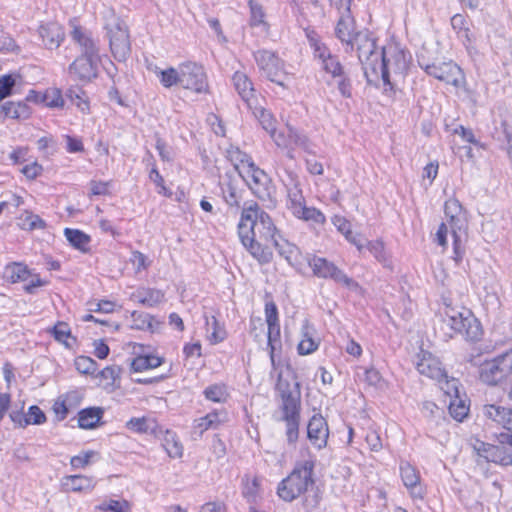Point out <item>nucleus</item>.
<instances>
[{
  "label": "nucleus",
  "instance_id": "obj_39",
  "mask_svg": "<svg viewBox=\"0 0 512 512\" xmlns=\"http://www.w3.org/2000/svg\"><path fill=\"white\" fill-rule=\"evenodd\" d=\"M163 363V358L155 355H141L131 361V370L134 372H143L159 367Z\"/></svg>",
  "mask_w": 512,
  "mask_h": 512
},
{
  "label": "nucleus",
  "instance_id": "obj_19",
  "mask_svg": "<svg viewBox=\"0 0 512 512\" xmlns=\"http://www.w3.org/2000/svg\"><path fill=\"white\" fill-rule=\"evenodd\" d=\"M100 58L79 56L69 66V73L81 81H91L97 77Z\"/></svg>",
  "mask_w": 512,
  "mask_h": 512
},
{
  "label": "nucleus",
  "instance_id": "obj_45",
  "mask_svg": "<svg viewBox=\"0 0 512 512\" xmlns=\"http://www.w3.org/2000/svg\"><path fill=\"white\" fill-rule=\"evenodd\" d=\"M163 447L172 458H179L183 454V446L178 441L176 434L167 431L163 440Z\"/></svg>",
  "mask_w": 512,
  "mask_h": 512
},
{
  "label": "nucleus",
  "instance_id": "obj_54",
  "mask_svg": "<svg viewBox=\"0 0 512 512\" xmlns=\"http://www.w3.org/2000/svg\"><path fill=\"white\" fill-rule=\"evenodd\" d=\"M122 368L118 365H111L105 367L101 372L100 376L102 379L107 381L110 386L116 385L117 381L120 380Z\"/></svg>",
  "mask_w": 512,
  "mask_h": 512
},
{
  "label": "nucleus",
  "instance_id": "obj_47",
  "mask_svg": "<svg viewBox=\"0 0 512 512\" xmlns=\"http://www.w3.org/2000/svg\"><path fill=\"white\" fill-rule=\"evenodd\" d=\"M100 512H131V504L127 500H109L96 506Z\"/></svg>",
  "mask_w": 512,
  "mask_h": 512
},
{
  "label": "nucleus",
  "instance_id": "obj_12",
  "mask_svg": "<svg viewBox=\"0 0 512 512\" xmlns=\"http://www.w3.org/2000/svg\"><path fill=\"white\" fill-rule=\"evenodd\" d=\"M479 456L485 458L488 462L501 465L512 464V434L501 433L498 444L480 442L476 446Z\"/></svg>",
  "mask_w": 512,
  "mask_h": 512
},
{
  "label": "nucleus",
  "instance_id": "obj_3",
  "mask_svg": "<svg viewBox=\"0 0 512 512\" xmlns=\"http://www.w3.org/2000/svg\"><path fill=\"white\" fill-rule=\"evenodd\" d=\"M279 392L281 404L279 406L281 416L280 421L285 423V435L288 444L295 445L299 438L300 410H301V392L300 384L296 382L291 388L288 382H280Z\"/></svg>",
  "mask_w": 512,
  "mask_h": 512
},
{
  "label": "nucleus",
  "instance_id": "obj_21",
  "mask_svg": "<svg viewBox=\"0 0 512 512\" xmlns=\"http://www.w3.org/2000/svg\"><path fill=\"white\" fill-rule=\"evenodd\" d=\"M399 469L403 484L409 490L411 496L422 499L424 490L420 485L419 471L407 461H401Z\"/></svg>",
  "mask_w": 512,
  "mask_h": 512
},
{
  "label": "nucleus",
  "instance_id": "obj_51",
  "mask_svg": "<svg viewBox=\"0 0 512 512\" xmlns=\"http://www.w3.org/2000/svg\"><path fill=\"white\" fill-rule=\"evenodd\" d=\"M468 411V406H466L464 401L460 399L459 395L458 398L451 400L449 404V412L454 419L462 421L467 416Z\"/></svg>",
  "mask_w": 512,
  "mask_h": 512
},
{
  "label": "nucleus",
  "instance_id": "obj_62",
  "mask_svg": "<svg viewBox=\"0 0 512 512\" xmlns=\"http://www.w3.org/2000/svg\"><path fill=\"white\" fill-rule=\"evenodd\" d=\"M243 496L248 502H255L259 494V483L257 479H253L251 482H247L244 485Z\"/></svg>",
  "mask_w": 512,
  "mask_h": 512
},
{
  "label": "nucleus",
  "instance_id": "obj_58",
  "mask_svg": "<svg viewBox=\"0 0 512 512\" xmlns=\"http://www.w3.org/2000/svg\"><path fill=\"white\" fill-rule=\"evenodd\" d=\"M367 249L370 253L381 263L384 265L387 264V257L384 250V244L380 240L367 242Z\"/></svg>",
  "mask_w": 512,
  "mask_h": 512
},
{
  "label": "nucleus",
  "instance_id": "obj_48",
  "mask_svg": "<svg viewBox=\"0 0 512 512\" xmlns=\"http://www.w3.org/2000/svg\"><path fill=\"white\" fill-rule=\"evenodd\" d=\"M206 319V330L208 333H211V338L214 343H219L223 341L226 337L225 330L220 326L215 316L208 317L205 316Z\"/></svg>",
  "mask_w": 512,
  "mask_h": 512
},
{
  "label": "nucleus",
  "instance_id": "obj_20",
  "mask_svg": "<svg viewBox=\"0 0 512 512\" xmlns=\"http://www.w3.org/2000/svg\"><path fill=\"white\" fill-rule=\"evenodd\" d=\"M444 213L451 228V233H462L466 229V217L460 202L451 198L445 202Z\"/></svg>",
  "mask_w": 512,
  "mask_h": 512
},
{
  "label": "nucleus",
  "instance_id": "obj_42",
  "mask_svg": "<svg viewBox=\"0 0 512 512\" xmlns=\"http://www.w3.org/2000/svg\"><path fill=\"white\" fill-rule=\"evenodd\" d=\"M205 398L216 403H224L229 397L227 386L223 383L209 385L203 391Z\"/></svg>",
  "mask_w": 512,
  "mask_h": 512
},
{
  "label": "nucleus",
  "instance_id": "obj_24",
  "mask_svg": "<svg viewBox=\"0 0 512 512\" xmlns=\"http://www.w3.org/2000/svg\"><path fill=\"white\" fill-rule=\"evenodd\" d=\"M227 420L228 415L225 410H214L203 417L195 419L193 422V431L201 436L209 429H218Z\"/></svg>",
  "mask_w": 512,
  "mask_h": 512
},
{
  "label": "nucleus",
  "instance_id": "obj_55",
  "mask_svg": "<svg viewBox=\"0 0 512 512\" xmlns=\"http://www.w3.org/2000/svg\"><path fill=\"white\" fill-rule=\"evenodd\" d=\"M96 456H97V452H95V451H92V450L85 451L79 455L73 456L70 459V464L75 469L84 468V467L88 466L92 462L93 458Z\"/></svg>",
  "mask_w": 512,
  "mask_h": 512
},
{
  "label": "nucleus",
  "instance_id": "obj_1",
  "mask_svg": "<svg viewBox=\"0 0 512 512\" xmlns=\"http://www.w3.org/2000/svg\"><path fill=\"white\" fill-rule=\"evenodd\" d=\"M238 235L243 246L259 264L272 261L271 243L277 238V230L270 216L257 203L245 205L238 224Z\"/></svg>",
  "mask_w": 512,
  "mask_h": 512
},
{
  "label": "nucleus",
  "instance_id": "obj_4",
  "mask_svg": "<svg viewBox=\"0 0 512 512\" xmlns=\"http://www.w3.org/2000/svg\"><path fill=\"white\" fill-rule=\"evenodd\" d=\"M313 470L314 462L311 460L296 464L292 472L279 483L277 488L279 497L291 502L304 494L308 487L314 484Z\"/></svg>",
  "mask_w": 512,
  "mask_h": 512
},
{
  "label": "nucleus",
  "instance_id": "obj_31",
  "mask_svg": "<svg viewBox=\"0 0 512 512\" xmlns=\"http://www.w3.org/2000/svg\"><path fill=\"white\" fill-rule=\"evenodd\" d=\"M250 8L249 25L253 28H260L262 32H267L269 24L265 20L266 13L263 6L257 0H249Z\"/></svg>",
  "mask_w": 512,
  "mask_h": 512
},
{
  "label": "nucleus",
  "instance_id": "obj_10",
  "mask_svg": "<svg viewBox=\"0 0 512 512\" xmlns=\"http://www.w3.org/2000/svg\"><path fill=\"white\" fill-rule=\"evenodd\" d=\"M418 63L428 75L446 84L453 85L456 88H461L465 84V75L462 69L452 61L435 64L427 63L419 57Z\"/></svg>",
  "mask_w": 512,
  "mask_h": 512
},
{
  "label": "nucleus",
  "instance_id": "obj_29",
  "mask_svg": "<svg viewBox=\"0 0 512 512\" xmlns=\"http://www.w3.org/2000/svg\"><path fill=\"white\" fill-rule=\"evenodd\" d=\"M248 108L252 111L254 117L259 121L262 128L270 135L272 139H274V137L277 135V121L274 116L259 104V100L257 101V104H254V107Z\"/></svg>",
  "mask_w": 512,
  "mask_h": 512
},
{
  "label": "nucleus",
  "instance_id": "obj_30",
  "mask_svg": "<svg viewBox=\"0 0 512 512\" xmlns=\"http://www.w3.org/2000/svg\"><path fill=\"white\" fill-rule=\"evenodd\" d=\"M242 189L231 178L221 184L222 198L230 208L239 209L242 201Z\"/></svg>",
  "mask_w": 512,
  "mask_h": 512
},
{
  "label": "nucleus",
  "instance_id": "obj_57",
  "mask_svg": "<svg viewBox=\"0 0 512 512\" xmlns=\"http://www.w3.org/2000/svg\"><path fill=\"white\" fill-rule=\"evenodd\" d=\"M25 425L34 424L40 425L46 421L44 412L38 406H31L28 413L24 417Z\"/></svg>",
  "mask_w": 512,
  "mask_h": 512
},
{
  "label": "nucleus",
  "instance_id": "obj_23",
  "mask_svg": "<svg viewBox=\"0 0 512 512\" xmlns=\"http://www.w3.org/2000/svg\"><path fill=\"white\" fill-rule=\"evenodd\" d=\"M272 246L276 248L278 254L292 267L298 268L302 264L303 257L300 249L280 235L271 243Z\"/></svg>",
  "mask_w": 512,
  "mask_h": 512
},
{
  "label": "nucleus",
  "instance_id": "obj_28",
  "mask_svg": "<svg viewBox=\"0 0 512 512\" xmlns=\"http://www.w3.org/2000/svg\"><path fill=\"white\" fill-rule=\"evenodd\" d=\"M61 487L66 492L92 491L95 482L93 478L85 475H69L61 479Z\"/></svg>",
  "mask_w": 512,
  "mask_h": 512
},
{
  "label": "nucleus",
  "instance_id": "obj_2",
  "mask_svg": "<svg viewBox=\"0 0 512 512\" xmlns=\"http://www.w3.org/2000/svg\"><path fill=\"white\" fill-rule=\"evenodd\" d=\"M353 43L367 82L376 84L379 81V74L386 77L389 62L383 58L385 48L379 49L376 40L367 31L358 32Z\"/></svg>",
  "mask_w": 512,
  "mask_h": 512
},
{
  "label": "nucleus",
  "instance_id": "obj_26",
  "mask_svg": "<svg viewBox=\"0 0 512 512\" xmlns=\"http://www.w3.org/2000/svg\"><path fill=\"white\" fill-rule=\"evenodd\" d=\"M39 35L42 38L44 46L48 49L59 47L64 38L63 28L55 22L41 25L39 27Z\"/></svg>",
  "mask_w": 512,
  "mask_h": 512
},
{
  "label": "nucleus",
  "instance_id": "obj_36",
  "mask_svg": "<svg viewBox=\"0 0 512 512\" xmlns=\"http://www.w3.org/2000/svg\"><path fill=\"white\" fill-rule=\"evenodd\" d=\"M103 410L98 407L83 409L79 412L78 424L83 429H92L96 427L101 420Z\"/></svg>",
  "mask_w": 512,
  "mask_h": 512
},
{
  "label": "nucleus",
  "instance_id": "obj_27",
  "mask_svg": "<svg viewBox=\"0 0 512 512\" xmlns=\"http://www.w3.org/2000/svg\"><path fill=\"white\" fill-rule=\"evenodd\" d=\"M483 414L488 419L501 425L507 430H512V409L494 404L485 405L483 407Z\"/></svg>",
  "mask_w": 512,
  "mask_h": 512
},
{
  "label": "nucleus",
  "instance_id": "obj_34",
  "mask_svg": "<svg viewBox=\"0 0 512 512\" xmlns=\"http://www.w3.org/2000/svg\"><path fill=\"white\" fill-rule=\"evenodd\" d=\"M1 111L5 117L12 119H27L31 114L30 107L25 102H6Z\"/></svg>",
  "mask_w": 512,
  "mask_h": 512
},
{
  "label": "nucleus",
  "instance_id": "obj_61",
  "mask_svg": "<svg viewBox=\"0 0 512 512\" xmlns=\"http://www.w3.org/2000/svg\"><path fill=\"white\" fill-rule=\"evenodd\" d=\"M133 318V324L132 328L138 329V330H145L150 329L152 327V320L153 318L149 314L139 313L137 314L134 312L132 314Z\"/></svg>",
  "mask_w": 512,
  "mask_h": 512
},
{
  "label": "nucleus",
  "instance_id": "obj_8",
  "mask_svg": "<svg viewBox=\"0 0 512 512\" xmlns=\"http://www.w3.org/2000/svg\"><path fill=\"white\" fill-rule=\"evenodd\" d=\"M252 193L260 200H271L275 187L269 175L256 164L242 169V177Z\"/></svg>",
  "mask_w": 512,
  "mask_h": 512
},
{
  "label": "nucleus",
  "instance_id": "obj_50",
  "mask_svg": "<svg viewBox=\"0 0 512 512\" xmlns=\"http://www.w3.org/2000/svg\"><path fill=\"white\" fill-rule=\"evenodd\" d=\"M43 101L50 108H62L65 103L61 90L57 88L48 89L44 94Z\"/></svg>",
  "mask_w": 512,
  "mask_h": 512
},
{
  "label": "nucleus",
  "instance_id": "obj_60",
  "mask_svg": "<svg viewBox=\"0 0 512 512\" xmlns=\"http://www.w3.org/2000/svg\"><path fill=\"white\" fill-rule=\"evenodd\" d=\"M130 262L134 266L136 273L146 270L150 265L147 257L140 251H133L131 253Z\"/></svg>",
  "mask_w": 512,
  "mask_h": 512
},
{
  "label": "nucleus",
  "instance_id": "obj_53",
  "mask_svg": "<svg viewBox=\"0 0 512 512\" xmlns=\"http://www.w3.org/2000/svg\"><path fill=\"white\" fill-rule=\"evenodd\" d=\"M322 68L332 77L339 76V73L344 70L337 56L331 54L329 57L321 61Z\"/></svg>",
  "mask_w": 512,
  "mask_h": 512
},
{
  "label": "nucleus",
  "instance_id": "obj_44",
  "mask_svg": "<svg viewBox=\"0 0 512 512\" xmlns=\"http://www.w3.org/2000/svg\"><path fill=\"white\" fill-rule=\"evenodd\" d=\"M64 234L69 243L76 249L85 251L90 242V237L77 229L66 228Z\"/></svg>",
  "mask_w": 512,
  "mask_h": 512
},
{
  "label": "nucleus",
  "instance_id": "obj_15",
  "mask_svg": "<svg viewBox=\"0 0 512 512\" xmlns=\"http://www.w3.org/2000/svg\"><path fill=\"white\" fill-rule=\"evenodd\" d=\"M287 133L279 132L273 141L280 148H301L309 154H314V145L306 134L287 124Z\"/></svg>",
  "mask_w": 512,
  "mask_h": 512
},
{
  "label": "nucleus",
  "instance_id": "obj_41",
  "mask_svg": "<svg viewBox=\"0 0 512 512\" xmlns=\"http://www.w3.org/2000/svg\"><path fill=\"white\" fill-rule=\"evenodd\" d=\"M306 36L309 46L313 50V56L315 59H318L321 62L332 54L328 47L321 42L319 36L314 31H307Z\"/></svg>",
  "mask_w": 512,
  "mask_h": 512
},
{
  "label": "nucleus",
  "instance_id": "obj_17",
  "mask_svg": "<svg viewBox=\"0 0 512 512\" xmlns=\"http://www.w3.org/2000/svg\"><path fill=\"white\" fill-rule=\"evenodd\" d=\"M416 368L421 375L438 382H442L446 378V372L442 368L441 362L430 352L422 350L417 355Z\"/></svg>",
  "mask_w": 512,
  "mask_h": 512
},
{
  "label": "nucleus",
  "instance_id": "obj_18",
  "mask_svg": "<svg viewBox=\"0 0 512 512\" xmlns=\"http://www.w3.org/2000/svg\"><path fill=\"white\" fill-rule=\"evenodd\" d=\"M307 437L310 443L317 449L326 447L329 428L327 421L321 414H314L307 424Z\"/></svg>",
  "mask_w": 512,
  "mask_h": 512
},
{
  "label": "nucleus",
  "instance_id": "obj_37",
  "mask_svg": "<svg viewBox=\"0 0 512 512\" xmlns=\"http://www.w3.org/2000/svg\"><path fill=\"white\" fill-rule=\"evenodd\" d=\"M73 39L76 40L81 47L80 56L88 58H100L94 41L82 33L79 29H75L73 31Z\"/></svg>",
  "mask_w": 512,
  "mask_h": 512
},
{
  "label": "nucleus",
  "instance_id": "obj_9",
  "mask_svg": "<svg viewBox=\"0 0 512 512\" xmlns=\"http://www.w3.org/2000/svg\"><path fill=\"white\" fill-rule=\"evenodd\" d=\"M254 59L264 77L279 86H284L287 78L284 62L274 52L265 49L258 50L254 53Z\"/></svg>",
  "mask_w": 512,
  "mask_h": 512
},
{
  "label": "nucleus",
  "instance_id": "obj_32",
  "mask_svg": "<svg viewBox=\"0 0 512 512\" xmlns=\"http://www.w3.org/2000/svg\"><path fill=\"white\" fill-rule=\"evenodd\" d=\"M132 297L145 306L153 307L163 300L164 293L155 288H139L133 293Z\"/></svg>",
  "mask_w": 512,
  "mask_h": 512
},
{
  "label": "nucleus",
  "instance_id": "obj_40",
  "mask_svg": "<svg viewBox=\"0 0 512 512\" xmlns=\"http://www.w3.org/2000/svg\"><path fill=\"white\" fill-rule=\"evenodd\" d=\"M154 73L158 77L160 83L165 88H171L172 86L178 85L179 82V65L177 67H169L167 69H159L155 67Z\"/></svg>",
  "mask_w": 512,
  "mask_h": 512
},
{
  "label": "nucleus",
  "instance_id": "obj_64",
  "mask_svg": "<svg viewBox=\"0 0 512 512\" xmlns=\"http://www.w3.org/2000/svg\"><path fill=\"white\" fill-rule=\"evenodd\" d=\"M72 407L68 404L67 400L61 396L53 405V410L60 420L67 417Z\"/></svg>",
  "mask_w": 512,
  "mask_h": 512
},
{
  "label": "nucleus",
  "instance_id": "obj_5",
  "mask_svg": "<svg viewBox=\"0 0 512 512\" xmlns=\"http://www.w3.org/2000/svg\"><path fill=\"white\" fill-rule=\"evenodd\" d=\"M443 323L454 333L461 334L467 341L476 342L481 339L483 331L480 322L469 309L447 307Z\"/></svg>",
  "mask_w": 512,
  "mask_h": 512
},
{
  "label": "nucleus",
  "instance_id": "obj_33",
  "mask_svg": "<svg viewBox=\"0 0 512 512\" xmlns=\"http://www.w3.org/2000/svg\"><path fill=\"white\" fill-rule=\"evenodd\" d=\"M226 157L232 163L235 171H237L240 177H242L243 168H247V166H253L255 164L251 157L245 152H242L238 147L231 146L227 150Z\"/></svg>",
  "mask_w": 512,
  "mask_h": 512
},
{
  "label": "nucleus",
  "instance_id": "obj_56",
  "mask_svg": "<svg viewBox=\"0 0 512 512\" xmlns=\"http://www.w3.org/2000/svg\"><path fill=\"white\" fill-rule=\"evenodd\" d=\"M75 367L82 374H93L96 371V362L87 356H79L75 359Z\"/></svg>",
  "mask_w": 512,
  "mask_h": 512
},
{
  "label": "nucleus",
  "instance_id": "obj_25",
  "mask_svg": "<svg viewBox=\"0 0 512 512\" xmlns=\"http://www.w3.org/2000/svg\"><path fill=\"white\" fill-rule=\"evenodd\" d=\"M358 32H355L354 19L350 12H344L336 25L335 35L342 42L345 43L351 50L354 49V37Z\"/></svg>",
  "mask_w": 512,
  "mask_h": 512
},
{
  "label": "nucleus",
  "instance_id": "obj_16",
  "mask_svg": "<svg viewBox=\"0 0 512 512\" xmlns=\"http://www.w3.org/2000/svg\"><path fill=\"white\" fill-rule=\"evenodd\" d=\"M383 58L388 60L387 63L389 62V67L387 66L386 77L379 74V80L381 79L384 85H390V74L393 73L398 76H403L408 68V60L406 54L396 46L385 48Z\"/></svg>",
  "mask_w": 512,
  "mask_h": 512
},
{
  "label": "nucleus",
  "instance_id": "obj_38",
  "mask_svg": "<svg viewBox=\"0 0 512 512\" xmlns=\"http://www.w3.org/2000/svg\"><path fill=\"white\" fill-rule=\"evenodd\" d=\"M302 339L297 350L300 355H308L317 350L319 342L313 338V329L309 325H303L301 329Z\"/></svg>",
  "mask_w": 512,
  "mask_h": 512
},
{
  "label": "nucleus",
  "instance_id": "obj_46",
  "mask_svg": "<svg viewBox=\"0 0 512 512\" xmlns=\"http://www.w3.org/2000/svg\"><path fill=\"white\" fill-rule=\"evenodd\" d=\"M268 326V332H267V340H268V347L270 349V359L272 364L274 365V358H275V352L281 348V341H280V326L279 323L277 324H271Z\"/></svg>",
  "mask_w": 512,
  "mask_h": 512
},
{
  "label": "nucleus",
  "instance_id": "obj_63",
  "mask_svg": "<svg viewBox=\"0 0 512 512\" xmlns=\"http://www.w3.org/2000/svg\"><path fill=\"white\" fill-rule=\"evenodd\" d=\"M448 233H450V234H451V228H450V226H449L448 222H446V223H445V222H442V223L439 225V227H438V229H437V231H436V233H435L434 241H435L438 245H440V246H442V247L446 248V246H447V235H448Z\"/></svg>",
  "mask_w": 512,
  "mask_h": 512
},
{
  "label": "nucleus",
  "instance_id": "obj_11",
  "mask_svg": "<svg viewBox=\"0 0 512 512\" xmlns=\"http://www.w3.org/2000/svg\"><path fill=\"white\" fill-rule=\"evenodd\" d=\"M308 264L314 276L318 278L333 280L349 289H357L359 287L356 281L347 276L343 270L326 258L313 256L308 259Z\"/></svg>",
  "mask_w": 512,
  "mask_h": 512
},
{
  "label": "nucleus",
  "instance_id": "obj_6",
  "mask_svg": "<svg viewBox=\"0 0 512 512\" xmlns=\"http://www.w3.org/2000/svg\"><path fill=\"white\" fill-rule=\"evenodd\" d=\"M480 379L489 385L503 381L509 383V396L512 398V348L480 365Z\"/></svg>",
  "mask_w": 512,
  "mask_h": 512
},
{
  "label": "nucleus",
  "instance_id": "obj_22",
  "mask_svg": "<svg viewBox=\"0 0 512 512\" xmlns=\"http://www.w3.org/2000/svg\"><path fill=\"white\" fill-rule=\"evenodd\" d=\"M232 82L235 90L247 107H254V104H257L259 99L249 77L244 72L236 71L233 74Z\"/></svg>",
  "mask_w": 512,
  "mask_h": 512
},
{
  "label": "nucleus",
  "instance_id": "obj_14",
  "mask_svg": "<svg viewBox=\"0 0 512 512\" xmlns=\"http://www.w3.org/2000/svg\"><path fill=\"white\" fill-rule=\"evenodd\" d=\"M110 49L114 58L118 61H125L131 52L129 33L126 25L117 20L108 26Z\"/></svg>",
  "mask_w": 512,
  "mask_h": 512
},
{
  "label": "nucleus",
  "instance_id": "obj_52",
  "mask_svg": "<svg viewBox=\"0 0 512 512\" xmlns=\"http://www.w3.org/2000/svg\"><path fill=\"white\" fill-rule=\"evenodd\" d=\"M23 228L28 230L44 229L46 227L45 221L38 215L26 211L22 218Z\"/></svg>",
  "mask_w": 512,
  "mask_h": 512
},
{
  "label": "nucleus",
  "instance_id": "obj_13",
  "mask_svg": "<svg viewBox=\"0 0 512 512\" xmlns=\"http://www.w3.org/2000/svg\"><path fill=\"white\" fill-rule=\"evenodd\" d=\"M180 87L194 93H206L208 81L203 66L187 61L179 64Z\"/></svg>",
  "mask_w": 512,
  "mask_h": 512
},
{
  "label": "nucleus",
  "instance_id": "obj_59",
  "mask_svg": "<svg viewBox=\"0 0 512 512\" xmlns=\"http://www.w3.org/2000/svg\"><path fill=\"white\" fill-rule=\"evenodd\" d=\"M16 85V78L12 75L0 76V101L12 94V89Z\"/></svg>",
  "mask_w": 512,
  "mask_h": 512
},
{
  "label": "nucleus",
  "instance_id": "obj_35",
  "mask_svg": "<svg viewBox=\"0 0 512 512\" xmlns=\"http://www.w3.org/2000/svg\"><path fill=\"white\" fill-rule=\"evenodd\" d=\"M65 95L82 113H89V99L86 92L80 86H71L67 89Z\"/></svg>",
  "mask_w": 512,
  "mask_h": 512
},
{
  "label": "nucleus",
  "instance_id": "obj_43",
  "mask_svg": "<svg viewBox=\"0 0 512 512\" xmlns=\"http://www.w3.org/2000/svg\"><path fill=\"white\" fill-rule=\"evenodd\" d=\"M156 425L154 420L147 417H134L126 422V428L134 433L153 432Z\"/></svg>",
  "mask_w": 512,
  "mask_h": 512
},
{
  "label": "nucleus",
  "instance_id": "obj_49",
  "mask_svg": "<svg viewBox=\"0 0 512 512\" xmlns=\"http://www.w3.org/2000/svg\"><path fill=\"white\" fill-rule=\"evenodd\" d=\"M332 78L339 93L345 98H350L352 96V82L349 74L343 70L339 73V76H334Z\"/></svg>",
  "mask_w": 512,
  "mask_h": 512
},
{
  "label": "nucleus",
  "instance_id": "obj_7",
  "mask_svg": "<svg viewBox=\"0 0 512 512\" xmlns=\"http://www.w3.org/2000/svg\"><path fill=\"white\" fill-rule=\"evenodd\" d=\"M290 178L291 182L287 185L288 209L299 219L311 221L316 224H324L326 220L324 214L314 207L306 206L299 181L292 175H290Z\"/></svg>",
  "mask_w": 512,
  "mask_h": 512
}]
</instances>
